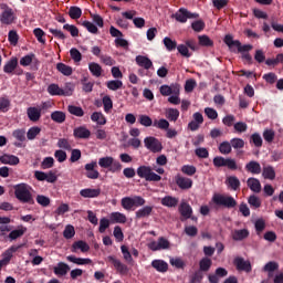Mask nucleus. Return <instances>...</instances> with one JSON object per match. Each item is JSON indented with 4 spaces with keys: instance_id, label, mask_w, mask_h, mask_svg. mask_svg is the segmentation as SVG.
Returning <instances> with one entry per match:
<instances>
[{
    "instance_id": "f3484780",
    "label": "nucleus",
    "mask_w": 283,
    "mask_h": 283,
    "mask_svg": "<svg viewBox=\"0 0 283 283\" xmlns=\"http://www.w3.org/2000/svg\"><path fill=\"white\" fill-rule=\"evenodd\" d=\"M234 265L238 271H245V273H251V262L244 261L242 258L234 259Z\"/></svg>"
},
{
    "instance_id": "c756f323",
    "label": "nucleus",
    "mask_w": 283,
    "mask_h": 283,
    "mask_svg": "<svg viewBox=\"0 0 283 283\" xmlns=\"http://www.w3.org/2000/svg\"><path fill=\"white\" fill-rule=\"evenodd\" d=\"M111 222L114 224H125V222H127V217L122 212H112Z\"/></svg>"
},
{
    "instance_id": "0e129e2a",
    "label": "nucleus",
    "mask_w": 283,
    "mask_h": 283,
    "mask_svg": "<svg viewBox=\"0 0 283 283\" xmlns=\"http://www.w3.org/2000/svg\"><path fill=\"white\" fill-rule=\"evenodd\" d=\"M230 145H231V147H233V149H244V139H242V138H232L230 140Z\"/></svg>"
},
{
    "instance_id": "a211bd4d",
    "label": "nucleus",
    "mask_w": 283,
    "mask_h": 283,
    "mask_svg": "<svg viewBox=\"0 0 283 283\" xmlns=\"http://www.w3.org/2000/svg\"><path fill=\"white\" fill-rule=\"evenodd\" d=\"M72 253H76V251H81L82 253H87L90 251V244L87 242L80 240L75 241L71 247Z\"/></svg>"
},
{
    "instance_id": "8fccbe9b",
    "label": "nucleus",
    "mask_w": 283,
    "mask_h": 283,
    "mask_svg": "<svg viewBox=\"0 0 283 283\" xmlns=\"http://www.w3.org/2000/svg\"><path fill=\"white\" fill-rule=\"evenodd\" d=\"M248 202L252 209H260L262 207V200L255 195L250 196Z\"/></svg>"
},
{
    "instance_id": "72a5a7b5",
    "label": "nucleus",
    "mask_w": 283,
    "mask_h": 283,
    "mask_svg": "<svg viewBox=\"0 0 283 283\" xmlns=\"http://www.w3.org/2000/svg\"><path fill=\"white\" fill-rule=\"evenodd\" d=\"M88 70L91 72V74L96 76V78H98L103 74V67L101 66V64H98L96 62H91L88 64Z\"/></svg>"
},
{
    "instance_id": "393cba45",
    "label": "nucleus",
    "mask_w": 283,
    "mask_h": 283,
    "mask_svg": "<svg viewBox=\"0 0 283 283\" xmlns=\"http://www.w3.org/2000/svg\"><path fill=\"white\" fill-rule=\"evenodd\" d=\"M245 170L254 175L262 174V166L260 163L252 160L245 165Z\"/></svg>"
},
{
    "instance_id": "412c9836",
    "label": "nucleus",
    "mask_w": 283,
    "mask_h": 283,
    "mask_svg": "<svg viewBox=\"0 0 283 283\" xmlns=\"http://www.w3.org/2000/svg\"><path fill=\"white\" fill-rule=\"evenodd\" d=\"M247 185L249 189L254 193H260V191H262V184H260V179L250 177L247 181Z\"/></svg>"
},
{
    "instance_id": "20e7f679",
    "label": "nucleus",
    "mask_w": 283,
    "mask_h": 283,
    "mask_svg": "<svg viewBox=\"0 0 283 283\" xmlns=\"http://www.w3.org/2000/svg\"><path fill=\"white\" fill-rule=\"evenodd\" d=\"M212 202H214L217 207H224L226 209H235V207H238V201H235V198L220 193L213 195Z\"/></svg>"
},
{
    "instance_id": "7ed1b4c3",
    "label": "nucleus",
    "mask_w": 283,
    "mask_h": 283,
    "mask_svg": "<svg viewBox=\"0 0 283 283\" xmlns=\"http://www.w3.org/2000/svg\"><path fill=\"white\" fill-rule=\"evenodd\" d=\"M98 165L102 169H108L112 174H116L123 169L120 161L114 159V157H101L98 159Z\"/></svg>"
},
{
    "instance_id": "680f3d73",
    "label": "nucleus",
    "mask_w": 283,
    "mask_h": 283,
    "mask_svg": "<svg viewBox=\"0 0 283 283\" xmlns=\"http://www.w3.org/2000/svg\"><path fill=\"white\" fill-rule=\"evenodd\" d=\"M74 94V84L73 83H65L64 87L62 88V96H72Z\"/></svg>"
},
{
    "instance_id": "4468645a",
    "label": "nucleus",
    "mask_w": 283,
    "mask_h": 283,
    "mask_svg": "<svg viewBox=\"0 0 283 283\" xmlns=\"http://www.w3.org/2000/svg\"><path fill=\"white\" fill-rule=\"evenodd\" d=\"M179 212L181 214V222H185V220H189V218H191V216H193V209L191 208V206L185 201H182L180 203L179 207Z\"/></svg>"
},
{
    "instance_id": "ea45409f",
    "label": "nucleus",
    "mask_w": 283,
    "mask_h": 283,
    "mask_svg": "<svg viewBox=\"0 0 283 283\" xmlns=\"http://www.w3.org/2000/svg\"><path fill=\"white\" fill-rule=\"evenodd\" d=\"M120 251L125 262H127V264H134V258L132 256V252H129V248H127V245H122Z\"/></svg>"
},
{
    "instance_id": "bb28decb",
    "label": "nucleus",
    "mask_w": 283,
    "mask_h": 283,
    "mask_svg": "<svg viewBox=\"0 0 283 283\" xmlns=\"http://www.w3.org/2000/svg\"><path fill=\"white\" fill-rule=\"evenodd\" d=\"M151 211H154V207L145 206L144 208L137 210L135 216L137 220H140L142 218H149L151 216Z\"/></svg>"
},
{
    "instance_id": "dca6fc26",
    "label": "nucleus",
    "mask_w": 283,
    "mask_h": 283,
    "mask_svg": "<svg viewBox=\"0 0 283 283\" xmlns=\"http://www.w3.org/2000/svg\"><path fill=\"white\" fill-rule=\"evenodd\" d=\"M27 116L31 123H38L41 120V108L31 106L27 109Z\"/></svg>"
},
{
    "instance_id": "f704fd0d",
    "label": "nucleus",
    "mask_w": 283,
    "mask_h": 283,
    "mask_svg": "<svg viewBox=\"0 0 283 283\" xmlns=\"http://www.w3.org/2000/svg\"><path fill=\"white\" fill-rule=\"evenodd\" d=\"M67 271H70V265L63 262L57 263V266L53 269L55 275H67Z\"/></svg>"
},
{
    "instance_id": "79ce46f5",
    "label": "nucleus",
    "mask_w": 283,
    "mask_h": 283,
    "mask_svg": "<svg viewBox=\"0 0 283 283\" xmlns=\"http://www.w3.org/2000/svg\"><path fill=\"white\" fill-rule=\"evenodd\" d=\"M106 87L112 92H116L123 87V81L120 80H111L106 83Z\"/></svg>"
},
{
    "instance_id": "2f4dec72",
    "label": "nucleus",
    "mask_w": 283,
    "mask_h": 283,
    "mask_svg": "<svg viewBox=\"0 0 283 283\" xmlns=\"http://www.w3.org/2000/svg\"><path fill=\"white\" fill-rule=\"evenodd\" d=\"M25 231H28V228L25 227H21L17 230H11V232L8 235L10 242L18 240V238H22V235L25 234Z\"/></svg>"
},
{
    "instance_id": "e433bc0d",
    "label": "nucleus",
    "mask_w": 283,
    "mask_h": 283,
    "mask_svg": "<svg viewBox=\"0 0 283 283\" xmlns=\"http://www.w3.org/2000/svg\"><path fill=\"white\" fill-rule=\"evenodd\" d=\"M263 178H265V180H275V169L273 168V166H265L263 167Z\"/></svg>"
},
{
    "instance_id": "473e14b6",
    "label": "nucleus",
    "mask_w": 283,
    "mask_h": 283,
    "mask_svg": "<svg viewBox=\"0 0 283 283\" xmlns=\"http://www.w3.org/2000/svg\"><path fill=\"white\" fill-rule=\"evenodd\" d=\"M226 185L232 189V191H238L240 189V179L235 176H230L226 179Z\"/></svg>"
},
{
    "instance_id": "4c0bfd02",
    "label": "nucleus",
    "mask_w": 283,
    "mask_h": 283,
    "mask_svg": "<svg viewBox=\"0 0 283 283\" xmlns=\"http://www.w3.org/2000/svg\"><path fill=\"white\" fill-rule=\"evenodd\" d=\"M65 113L62 112V111H54L53 113H51V119L54 122V123H65Z\"/></svg>"
},
{
    "instance_id": "69168bd1",
    "label": "nucleus",
    "mask_w": 283,
    "mask_h": 283,
    "mask_svg": "<svg viewBox=\"0 0 283 283\" xmlns=\"http://www.w3.org/2000/svg\"><path fill=\"white\" fill-rule=\"evenodd\" d=\"M166 118L169 119L170 122L178 120V109L176 108H168L166 109Z\"/></svg>"
},
{
    "instance_id": "a19ab883",
    "label": "nucleus",
    "mask_w": 283,
    "mask_h": 283,
    "mask_svg": "<svg viewBox=\"0 0 283 283\" xmlns=\"http://www.w3.org/2000/svg\"><path fill=\"white\" fill-rule=\"evenodd\" d=\"M83 10L80 7H70L69 17L73 20L81 19Z\"/></svg>"
},
{
    "instance_id": "5701e85b",
    "label": "nucleus",
    "mask_w": 283,
    "mask_h": 283,
    "mask_svg": "<svg viewBox=\"0 0 283 283\" xmlns=\"http://www.w3.org/2000/svg\"><path fill=\"white\" fill-rule=\"evenodd\" d=\"M0 163L2 165L14 166V165H19L20 160H19V157H17L14 155L4 154V155L0 156Z\"/></svg>"
},
{
    "instance_id": "c03bdc74",
    "label": "nucleus",
    "mask_w": 283,
    "mask_h": 283,
    "mask_svg": "<svg viewBox=\"0 0 283 283\" xmlns=\"http://www.w3.org/2000/svg\"><path fill=\"white\" fill-rule=\"evenodd\" d=\"M279 268L280 265L276 262L270 261L264 265L263 271L269 273V277H272L273 271H277Z\"/></svg>"
},
{
    "instance_id": "338daca9",
    "label": "nucleus",
    "mask_w": 283,
    "mask_h": 283,
    "mask_svg": "<svg viewBox=\"0 0 283 283\" xmlns=\"http://www.w3.org/2000/svg\"><path fill=\"white\" fill-rule=\"evenodd\" d=\"M33 34L35 39H38L39 43L45 44V39L43 38L45 36V31H43L41 28H36L33 30Z\"/></svg>"
},
{
    "instance_id": "09e8293b",
    "label": "nucleus",
    "mask_w": 283,
    "mask_h": 283,
    "mask_svg": "<svg viewBox=\"0 0 283 283\" xmlns=\"http://www.w3.org/2000/svg\"><path fill=\"white\" fill-rule=\"evenodd\" d=\"M39 134H41V127L33 126V127L29 128V130L27 133V138H28V140H34V138H36L39 136Z\"/></svg>"
},
{
    "instance_id": "39448f33",
    "label": "nucleus",
    "mask_w": 283,
    "mask_h": 283,
    "mask_svg": "<svg viewBox=\"0 0 283 283\" xmlns=\"http://www.w3.org/2000/svg\"><path fill=\"white\" fill-rule=\"evenodd\" d=\"M0 9L2 10L0 14V23L2 25H12V23L17 21V13H14V10L6 3L1 4Z\"/></svg>"
},
{
    "instance_id": "13d9d810",
    "label": "nucleus",
    "mask_w": 283,
    "mask_h": 283,
    "mask_svg": "<svg viewBox=\"0 0 283 283\" xmlns=\"http://www.w3.org/2000/svg\"><path fill=\"white\" fill-rule=\"evenodd\" d=\"M63 235L65 240H72V238L76 235V230H74V226L67 224L63 231Z\"/></svg>"
},
{
    "instance_id": "b1692460",
    "label": "nucleus",
    "mask_w": 283,
    "mask_h": 283,
    "mask_svg": "<svg viewBox=\"0 0 283 283\" xmlns=\"http://www.w3.org/2000/svg\"><path fill=\"white\" fill-rule=\"evenodd\" d=\"M178 187L184 191H187L193 187V180L188 177H178Z\"/></svg>"
},
{
    "instance_id": "423d86ee",
    "label": "nucleus",
    "mask_w": 283,
    "mask_h": 283,
    "mask_svg": "<svg viewBox=\"0 0 283 283\" xmlns=\"http://www.w3.org/2000/svg\"><path fill=\"white\" fill-rule=\"evenodd\" d=\"M145 198L140 196H135V197H124L122 199V207L126 211H132L134 207H145Z\"/></svg>"
},
{
    "instance_id": "864d4df0",
    "label": "nucleus",
    "mask_w": 283,
    "mask_h": 283,
    "mask_svg": "<svg viewBox=\"0 0 283 283\" xmlns=\"http://www.w3.org/2000/svg\"><path fill=\"white\" fill-rule=\"evenodd\" d=\"M150 171H151V167H149V166H139L137 168V176L139 178H145L147 180Z\"/></svg>"
},
{
    "instance_id": "de8ad7c7",
    "label": "nucleus",
    "mask_w": 283,
    "mask_h": 283,
    "mask_svg": "<svg viewBox=\"0 0 283 283\" xmlns=\"http://www.w3.org/2000/svg\"><path fill=\"white\" fill-rule=\"evenodd\" d=\"M211 264H213L211 259H209V258L201 259L199 262V269H200L199 271H201V273H202V271L203 272L209 271V269H211Z\"/></svg>"
},
{
    "instance_id": "c9c22d12",
    "label": "nucleus",
    "mask_w": 283,
    "mask_h": 283,
    "mask_svg": "<svg viewBox=\"0 0 283 283\" xmlns=\"http://www.w3.org/2000/svg\"><path fill=\"white\" fill-rule=\"evenodd\" d=\"M91 120H93V123H97V125H106L107 124V118H105V115H103V113H101V112H94L91 115Z\"/></svg>"
},
{
    "instance_id": "6ab92c4d",
    "label": "nucleus",
    "mask_w": 283,
    "mask_h": 283,
    "mask_svg": "<svg viewBox=\"0 0 283 283\" xmlns=\"http://www.w3.org/2000/svg\"><path fill=\"white\" fill-rule=\"evenodd\" d=\"M135 61L137 65L139 67H144V70H151V67L154 66V63L151 62V60H149V57L145 55H137Z\"/></svg>"
},
{
    "instance_id": "1a4fd4ad",
    "label": "nucleus",
    "mask_w": 283,
    "mask_h": 283,
    "mask_svg": "<svg viewBox=\"0 0 283 283\" xmlns=\"http://www.w3.org/2000/svg\"><path fill=\"white\" fill-rule=\"evenodd\" d=\"M144 145L146 149H149V151H153V154H159V151H163V143L156 137H146L144 139Z\"/></svg>"
},
{
    "instance_id": "774afa93",
    "label": "nucleus",
    "mask_w": 283,
    "mask_h": 283,
    "mask_svg": "<svg viewBox=\"0 0 283 283\" xmlns=\"http://www.w3.org/2000/svg\"><path fill=\"white\" fill-rule=\"evenodd\" d=\"M205 277V274L202 271L198 270L190 276V283H200L202 282V279Z\"/></svg>"
},
{
    "instance_id": "3c124183",
    "label": "nucleus",
    "mask_w": 283,
    "mask_h": 283,
    "mask_svg": "<svg viewBox=\"0 0 283 283\" xmlns=\"http://www.w3.org/2000/svg\"><path fill=\"white\" fill-rule=\"evenodd\" d=\"M161 205L164 207H176L178 205V199L171 196H166L161 199Z\"/></svg>"
},
{
    "instance_id": "cd10ccee",
    "label": "nucleus",
    "mask_w": 283,
    "mask_h": 283,
    "mask_svg": "<svg viewBox=\"0 0 283 283\" xmlns=\"http://www.w3.org/2000/svg\"><path fill=\"white\" fill-rule=\"evenodd\" d=\"M56 70L57 72H60V74H63V76H72L74 70L72 69V66L60 62L56 64Z\"/></svg>"
},
{
    "instance_id": "052dcab7",
    "label": "nucleus",
    "mask_w": 283,
    "mask_h": 283,
    "mask_svg": "<svg viewBox=\"0 0 283 283\" xmlns=\"http://www.w3.org/2000/svg\"><path fill=\"white\" fill-rule=\"evenodd\" d=\"M181 171L185 176H196V171H198V169L193 165H184L181 167Z\"/></svg>"
},
{
    "instance_id": "4d7b16f0",
    "label": "nucleus",
    "mask_w": 283,
    "mask_h": 283,
    "mask_svg": "<svg viewBox=\"0 0 283 283\" xmlns=\"http://www.w3.org/2000/svg\"><path fill=\"white\" fill-rule=\"evenodd\" d=\"M102 103L104 105V112H106V114H109V112L114 107V102H112V97L105 95L102 99Z\"/></svg>"
},
{
    "instance_id": "5fc2aeb1",
    "label": "nucleus",
    "mask_w": 283,
    "mask_h": 283,
    "mask_svg": "<svg viewBox=\"0 0 283 283\" xmlns=\"http://www.w3.org/2000/svg\"><path fill=\"white\" fill-rule=\"evenodd\" d=\"M197 85H198V83L196 82L195 78L187 80L185 83V93L191 94V92H193V90H196Z\"/></svg>"
},
{
    "instance_id": "c85d7f7f",
    "label": "nucleus",
    "mask_w": 283,
    "mask_h": 283,
    "mask_svg": "<svg viewBox=\"0 0 283 283\" xmlns=\"http://www.w3.org/2000/svg\"><path fill=\"white\" fill-rule=\"evenodd\" d=\"M67 262H72L73 264H77V266H83L85 264H92V259H83L76 258L74 255L66 256Z\"/></svg>"
},
{
    "instance_id": "e2e57ef3",
    "label": "nucleus",
    "mask_w": 283,
    "mask_h": 283,
    "mask_svg": "<svg viewBox=\"0 0 283 283\" xmlns=\"http://www.w3.org/2000/svg\"><path fill=\"white\" fill-rule=\"evenodd\" d=\"M138 120L144 127H151L154 125V120L148 115H139Z\"/></svg>"
},
{
    "instance_id": "a878e982",
    "label": "nucleus",
    "mask_w": 283,
    "mask_h": 283,
    "mask_svg": "<svg viewBox=\"0 0 283 283\" xmlns=\"http://www.w3.org/2000/svg\"><path fill=\"white\" fill-rule=\"evenodd\" d=\"M247 238H249V230L248 229L234 230L232 232V240H234L235 242L247 240Z\"/></svg>"
},
{
    "instance_id": "58836bf2",
    "label": "nucleus",
    "mask_w": 283,
    "mask_h": 283,
    "mask_svg": "<svg viewBox=\"0 0 283 283\" xmlns=\"http://www.w3.org/2000/svg\"><path fill=\"white\" fill-rule=\"evenodd\" d=\"M67 112L71 113L72 116H77L78 118L85 116V111L80 106L69 105Z\"/></svg>"
},
{
    "instance_id": "aec40b11",
    "label": "nucleus",
    "mask_w": 283,
    "mask_h": 283,
    "mask_svg": "<svg viewBox=\"0 0 283 283\" xmlns=\"http://www.w3.org/2000/svg\"><path fill=\"white\" fill-rule=\"evenodd\" d=\"M80 196H82V198H98V196H101V189L85 188L80 191Z\"/></svg>"
},
{
    "instance_id": "7c9ffc66",
    "label": "nucleus",
    "mask_w": 283,
    "mask_h": 283,
    "mask_svg": "<svg viewBox=\"0 0 283 283\" xmlns=\"http://www.w3.org/2000/svg\"><path fill=\"white\" fill-rule=\"evenodd\" d=\"M46 92L50 96H63V88H61L56 83L50 84Z\"/></svg>"
},
{
    "instance_id": "f8f14e48",
    "label": "nucleus",
    "mask_w": 283,
    "mask_h": 283,
    "mask_svg": "<svg viewBox=\"0 0 283 283\" xmlns=\"http://www.w3.org/2000/svg\"><path fill=\"white\" fill-rule=\"evenodd\" d=\"M96 167H98V163L96 161H92L84 166V169L86 171L85 172L86 178H90V180L98 179V176H101V172H98V170H95Z\"/></svg>"
},
{
    "instance_id": "9b49d317",
    "label": "nucleus",
    "mask_w": 283,
    "mask_h": 283,
    "mask_svg": "<svg viewBox=\"0 0 283 283\" xmlns=\"http://www.w3.org/2000/svg\"><path fill=\"white\" fill-rule=\"evenodd\" d=\"M107 262L113 264L114 269L117 271V273H119V275H127V273H129V268L127 264L122 263L120 260H118L116 256H107Z\"/></svg>"
},
{
    "instance_id": "ddd939ff",
    "label": "nucleus",
    "mask_w": 283,
    "mask_h": 283,
    "mask_svg": "<svg viewBox=\"0 0 283 283\" xmlns=\"http://www.w3.org/2000/svg\"><path fill=\"white\" fill-rule=\"evenodd\" d=\"M188 19H200V14L193 13L188 9L180 8L178 10V21L179 23H187Z\"/></svg>"
},
{
    "instance_id": "f03ea898",
    "label": "nucleus",
    "mask_w": 283,
    "mask_h": 283,
    "mask_svg": "<svg viewBox=\"0 0 283 283\" xmlns=\"http://www.w3.org/2000/svg\"><path fill=\"white\" fill-rule=\"evenodd\" d=\"M14 196L22 205H34V197L32 196V186L28 184H18L13 186Z\"/></svg>"
},
{
    "instance_id": "9d476101",
    "label": "nucleus",
    "mask_w": 283,
    "mask_h": 283,
    "mask_svg": "<svg viewBox=\"0 0 283 283\" xmlns=\"http://www.w3.org/2000/svg\"><path fill=\"white\" fill-rule=\"evenodd\" d=\"M147 247L150 251H166L170 243L165 237H160L157 241H150Z\"/></svg>"
},
{
    "instance_id": "0eeeda50",
    "label": "nucleus",
    "mask_w": 283,
    "mask_h": 283,
    "mask_svg": "<svg viewBox=\"0 0 283 283\" xmlns=\"http://www.w3.org/2000/svg\"><path fill=\"white\" fill-rule=\"evenodd\" d=\"M4 74L12 76V74H17L18 76L23 74V70L19 69V59L17 56L11 57L3 65Z\"/></svg>"
},
{
    "instance_id": "f257e3e1",
    "label": "nucleus",
    "mask_w": 283,
    "mask_h": 283,
    "mask_svg": "<svg viewBox=\"0 0 283 283\" xmlns=\"http://www.w3.org/2000/svg\"><path fill=\"white\" fill-rule=\"evenodd\" d=\"M223 43L229 48L230 52H238L241 54V59L247 62L248 65H253V56H251V50L253 45L242 44L240 40H233V35L227 34L223 39Z\"/></svg>"
},
{
    "instance_id": "2eb2a0df",
    "label": "nucleus",
    "mask_w": 283,
    "mask_h": 283,
    "mask_svg": "<svg viewBox=\"0 0 283 283\" xmlns=\"http://www.w3.org/2000/svg\"><path fill=\"white\" fill-rule=\"evenodd\" d=\"M73 136H74V138L87 140V138H90L92 136V132H90V129H87V127H85V126H78V127L74 128Z\"/></svg>"
},
{
    "instance_id": "37998d69",
    "label": "nucleus",
    "mask_w": 283,
    "mask_h": 283,
    "mask_svg": "<svg viewBox=\"0 0 283 283\" xmlns=\"http://www.w3.org/2000/svg\"><path fill=\"white\" fill-rule=\"evenodd\" d=\"M199 45L202 48H213V40L208 35H199L198 36Z\"/></svg>"
},
{
    "instance_id": "bf43d9fd",
    "label": "nucleus",
    "mask_w": 283,
    "mask_h": 283,
    "mask_svg": "<svg viewBox=\"0 0 283 283\" xmlns=\"http://www.w3.org/2000/svg\"><path fill=\"white\" fill-rule=\"evenodd\" d=\"M250 143L254 145V147H262V136L259 133H253L250 137Z\"/></svg>"
},
{
    "instance_id": "a18cd8bd",
    "label": "nucleus",
    "mask_w": 283,
    "mask_h": 283,
    "mask_svg": "<svg viewBox=\"0 0 283 283\" xmlns=\"http://www.w3.org/2000/svg\"><path fill=\"white\" fill-rule=\"evenodd\" d=\"M153 127H156L157 129H164L165 132H167V129H169V122L165 118L161 119H155L153 123Z\"/></svg>"
},
{
    "instance_id": "603ef678",
    "label": "nucleus",
    "mask_w": 283,
    "mask_h": 283,
    "mask_svg": "<svg viewBox=\"0 0 283 283\" xmlns=\"http://www.w3.org/2000/svg\"><path fill=\"white\" fill-rule=\"evenodd\" d=\"M219 151L220 154H223V156H228V154H231L232 151V146H231V142H222L219 145Z\"/></svg>"
},
{
    "instance_id": "4be33fe9",
    "label": "nucleus",
    "mask_w": 283,
    "mask_h": 283,
    "mask_svg": "<svg viewBox=\"0 0 283 283\" xmlns=\"http://www.w3.org/2000/svg\"><path fill=\"white\" fill-rule=\"evenodd\" d=\"M151 266L156 269L158 273H167V271H169V264L163 260H153Z\"/></svg>"
},
{
    "instance_id": "6e6552de",
    "label": "nucleus",
    "mask_w": 283,
    "mask_h": 283,
    "mask_svg": "<svg viewBox=\"0 0 283 283\" xmlns=\"http://www.w3.org/2000/svg\"><path fill=\"white\" fill-rule=\"evenodd\" d=\"M212 163L218 168L228 167L231 171H238V163H235V159L217 156L213 158Z\"/></svg>"
},
{
    "instance_id": "49530a36",
    "label": "nucleus",
    "mask_w": 283,
    "mask_h": 283,
    "mask_svg": "<svg viewBox=\"0 0 283 283\" xmlns=\"http://www.w3.org/2000/svg\"><path fill=\"white\" fill-rule=\"evenodd\" d=\"M164 45L168 52H174L178 48V43L169 36L164 38Z\"/></svg>"
},
{
    "instance_id": "6e6d98bb",
    "label": "nucleus",
    "mask_w": 283,
    "mask_h": 283,
    "mask_svg": "<svg viewBox=\"0 0 283 283\" xmlns=\"http://www.w3.org/2000/svg\"><path fill=\"white\" fill-rule=\"evenodd\" d=\"M70 55L74 63H81V61H83V54H81V51L76 48L70 50Z\"/></svg>"
}]
</instances>
